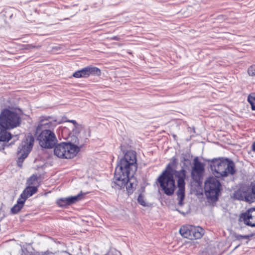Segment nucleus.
<instances>
[{
    "label": "nucleus",
    "mask_w": 255,
    "mask_h": 255,
    "mask_svg": "<svg viewBox=\"0 0 255 255\" xmlns=\"http://www.w3.org/2000/svg\"><path fill=\"white\" fill-rule=\"evenodd\" d=\"M136 170V153L128 150L117 163L112 187L121 189L126 186L128 193H132L136 185L134 177Z\"/></svg>",
    "instance_id": "1"
},
{
    "label": "nucleus",
    "mask_w": 255,
    "mask_h": 255,
    "mask_svg": "<svg viewBox=\"0 0 255 255\" xmlns=\"http://www.w3.org/2000/svg\"><path fill=\"white\" fill-rule=\"evenodd\" d=\"M61 122L53 117L43 116L40 117L39 124L36 128V133H39L37 140L39 145L44 148H51L57 142V139L53 131L51 130Z\"/></svg>",
    "instance_id": "2"
},
{
    "label": "nucleus",
    "mask_w": 255,
    "mask_h": 255,
    "mask_svg": "<svg viewBox=\"0 0 255 255\" xmlns=\"http://www.w3.org/2000/svg\"><path fill=\"white\" fill-rule=\"evenodd\" d=\"M20 124L19 116L9 110H3L0 114V141H8L11 138V134L6 131L13 128Z\"/></svg>",
    "instance_id": "3"
},
{
    "label": "nucleus",
    "mask_w": 255,
    "mask_h": 255,
    "mask_svg": "<svg viewBox=\"0 0 255 255\" xmlns=\"http://www.w3.org/2000/svg\"><path fill=\"white\" fill-rule=\"evenodd\" d=\"M177 160L173 157L170 163L167 165L166 169L162 172L158 178V181L164 193L168 195H173L175 189V183L173 179L172 167L175 166Z\"/></svg>",
    "instance_id": "4"
},
{
    "label": "nucleus",
    "mask_w": 255,
    "mask_h": 255,
    "mask_svg": "<svg viewBox=\"0 0 255 255\" xmlns=\"http://www.w3.org/2000/svg\"><path fill=\"white\" fill-rule=\"evenodd\" d=\"M210 167L217 177H227L229 174L234 175L236 172L234 162L228 158H214L211 161Z\"/></svg>",
    "instance_id": "5"
},
{
    "label": "nucleus",
    "mask_w": 255,
    "mask_h": 255,
    "mask_svg": "<svg viewBox=\"0 0 255 255\" xmlns=\"http://www.w3.org/2000/svg\"><path fill=\"white\" fill-rule=\"evenodd\" d=\"M79 151L78 146L70 142H61L55 145L54 154L60 158L70 159L74 157Z\"/></svg>",
    "instance_id": "6"
},
{
    "label": "nucleus",
    "mask_w": 255,
    "mask_h": 255,
    "mask_svg": "<svg viewBox=\"0 0 255 255\" xmlns=\"http://www.w3.org/2000/svg\"><path fill=\"white\" fill-rule=\"evenodd\" d=\"M204 190L207 198L216 202L220 194L221 184L217 178L210 177L205 182Z\"/></svg>",
    "instance_id": "7"
},
{
    "label": "nucleus",
    "mask_w": 255,
    "mask_h": 255,
    "mask_svg": "<svg viewBox=\"0 0 255 255\" xmlns=\"http://www.w3.org/2000/svg\"><path fill=\"white\" fill-rule=\"evenodd\" d=\"M173 177H175L177 181L178 190L176 194L178 199V204L182 206L183 204V201L185 198V186L186 171L184 169L180 170H174L172 172Z\"/></svg>",
    "instance_id": "8"
},
{
    "label": "nucleus",
    "mask_w": 255,
    "mask_h": 255,
    "mask_svg": "<svg viewBox=\"0 0 255 255\" xmlns=\"http://www.w3.org/2000/svg\"><path fill=\"white\" fill-rule=\"evenodd\" d=\"M34 138L32 135H28L25 140L23 141L19 145L17 149V154H20L17 160V165L21 167L24 159L30 153L34 143Z\"/></svg>",
    "instance_id": "9"
},
{
    "label": "nucleus",
    "mask_w": 255,
    "mask_h": 255,
    "mask_svg": "<svg viewBox=\"0 0 255 255\" xmlns=\"http://www.w3.org/2000/svg\"><path fill=\"white\" fill-rule=\"evenodd\" d=\"M179 232L183 237L190 240L200 239L204 234L203 228L192 225L182 226Z\"/></svg>",
    "instance_id": "10"
},
{
    "label": "nucleus",
    "mask_w": 255,
    "mask_h": 255,
    "mask_svg": "<svg viewBox=\"0 0 255 255\" xmlns=\"http://www.w3.org/2000/svg\"><path fill=\"white\" fill-rule=\"evenodd\" d=\"M101 74L99 68L95 66H87L75 72L73 76L76 78H87L89 76H100Z\"/></svg>",
    "instance_id": "11"
},
{
    "label": "nucleus",
    "mask_w": 255,
    "mask_h": 255,
    "mask_svg": "<svg viewBox=\"0 0 255 255\" xmlns=\"http://www.w3.org/2000/svg\"><path fill=\"white\" fill-rule=\"evenodd\" d=\"M204 171V164L198 161L197 158L194 159V166L191 173L192 179L195 181L199 180Z\"/></svg>",
    "instance_id": "12"
},
{
    "label": "nucleus",
    "mask_w": 255,
    "mask_h": 255,
    "mask_svg": "<svg viewBox=\"0 0 255 255\" xmlns=\"http://www.w3.org/2000/svg\"><path fill=\"white\" fill-rule=\"evenodd\" d=\"M244 223L248 226L255 227V208L248 209L242 214Z\"/></svg>",
    "instance_id": "13"
},
{
    "label": "nucleus",
    "mask_w": 255,
    "mask_h": 255,
    "mask_svg": "<svg viewBox=\"0 0 255 255\" xmlns=\"http://www.w3.org/2000/svg\"><path fill=\"white\" fill-rule=\"evenodd\" d=\"M37 191V188L36 186H28L22 192L20 195V197L25 201L29 197L31 196Z\"/></svg>",
    "instance_id": "14"
},
{
    "label": "nucleus",
    "mask_w": 255,
    "mask_h": 255,
    "mask_svg": "<svg viewBox=\"0 0 255 255\" xmlns=\"http://www.w3.org/2000/svg\"><path fill=\"white\" fill-rule=\"evenodd\" d=\"M245 201L248 202L252 203L255 200V185L252 186L251 189L246 191Z\"/></svg>",
    "instance_id": "15"
},
{
    "label": "nucleus",
    "mask_w": 255,
    "mask_h": 255,
    "mask_svg": "<svg viewBox=\"0 0 255 255\" xmlns=\"http://www.w3.org/2000/svg\"><path fill=\"white\" fill-rule=\"evenodd\" d=\"M24 200L20 197L17 201V203L15 204L11 208V212L12 214H15L17 213L23 207L25 203Z\"/></svg>",
    "instance_id": "16"
},
{
    "label": "nucleus",
    "mask_w": 255,
    "mask_h": 255,
    "mask_svg": "<svg viewBox=\"0 0 255 255\" xmlns=\"http://www.w3.org/2000/svg\"><path fill=\"white\" fill-rule=\"evenodd\" d=\"M83 195L82 194H79L76 196H70L67 197V200L69 205L76 203V202L82 199Z\"/></svg>",
    "instance_id": "17"
},
{
    "label": "nucleus",
    "mask_w": 255,
    "mask_h": 255,
    "mask_svg": "<svg viewBox=\"0 0 255 255\" xmlns=\"http://www.w3.org/2000/svg\"><path fill=\"white\" fill-rule=\"evenodd\" d=\"M246 191H242L241 190H238L235 192L234 194V197L239 200L245 201V198L244 196H245Z\"/></svg>",
    "instance_id": "18"
},
{
    "label": "nucleus",
    "mask_w": 255,
    "mask_h": 255,
    "mask_svg": "<svg viewBox=\"0 0 255 255\" xmlns=\"http://www.w3.org/2000/svg\"><path fill=\"white\" fill-rule=\"evenodd\" d=\"M248 101L251 105L252 110L255 111V93H252L248 96Z\"/></svg>",
    "instance_id": "19"
},
{
    "label": "nucleus",
    "mask_w": 255,
    "mask_h": 255,
    "mask_svg": "<svg viewBox=\"0 0 255 255\" xmlns=\"http://www.w3.org/2000/svg\"><path fill=\"white\" fill-rule=\"evenodd\" d=\"M67 198H61L57 200V203L60 207H64L67 205H69L68 202Z\"/></svg>",
    "instance_id": "20"
},
{
    "label": "nucleus",
    "mask_w": 255,
    "mask_h": 255,
    "mask_svg": "<svg viewBox=\"0 0 255 255\" xmlns=\"http://www.w3.org/2000/svg\"><path fill=\"white\" fill-rule=\"evenodd\" d=\"M137 201L139 204L143 206H147V204L144 200V197L141 194L139 195L137 198Z\"/></svg>",
    "instance_id": "21"
},
{
    "label": "nucleus",
    "mask_w": 255,
    "mask_h": 255,
    "mask_svg": "<svg viewBox=\"0 0 255 255\" xmlns=\"http://www.w3.org/2000/svg\"><path fill=\"white\" fill-rule=\"evenodd\" d=\"M248 74L251 76H255V65H252L248 68Z\"/></svg>",
    "instance_id": "22"
},
{
    "label": "nucleus",
    "mask_w": 255,
    "mask_h": 255,
    "mask_svg": "<svg viewBox=\"0 0 255 255\" xmlns=\"http://www.w3.org/2000/svg\"><path fill=\"white\" fill-rule=\"evenodd\" d=\"M37 180V177L34 175L31 176L27 181V184L31 185L34 184V182Z\"/></svg>",
    "instance_id": "23"
},
{
    "label": "nucleus",
    "mask_w": 255,
    "mask_h": 255,
    "mask_svg": "<svg viewBox=\"0 0 255 255\" xmlns=\"http://www.w3.org/2000/svg\"><path fill=\"white\" fill-rule=\"evenodd\" d=\"M249 237H250V236H247V235L243 236V235H238L236 236V239L239 241H241L243 239H248Z\"/></svg>",
    "instance_id": "24"
},
{
    "label": "nucleus",
    "mask_w": 255,
    "mask_h": 255,
    "mask_svg": "<svg viewBox=\"0 0 255 255\" xmlns=\"http://www.w3.org/2000/svg\"><path fill=\"white\" fill-rule=\"evenodd\" d=\"M68 122L72 123L75 127L77 125V123L75 120H68L67 121Z\"/></svg>",
    "instance_id": "25"
},
{
    "label": "nucleus",
    "mask_w": 255,
    "mask_h": 255,
    "mask_svg": "<svg viewBox=\"0 0 255 255\" xmlns=\"http://www.w3.org/2000/svg\"><path fill=\"white\" fill-rule=\"evenodd\" d=\"M35 46H33V45H27L26 46L25 49H29L35 48Z\"/></svg>",
    "instance_id": "26"
},
{
    "label": "nucleus",
    "mask_w": 255,
    "mask_h": 255,
    "mask_svg": "<svg viewBox=\"0 0 255 255\" xmlns=\"http://www.w3.org/2000/svg\"><path fill=\"white\" fill-rule=\"evenodd\" d=\"M252 147L253 150L255 151V141L252 144Z\"/></svg>",
    "instance_id": "27"
},
{
    "label": "nucleus",
    "mask_w": 255,
    "mask_h": 255,
    "mask_svg": "<svg viewBox=\"0 0 255 255\" xmlns=\"http://www.w3.org/2000/svg\"><path fill=\"white\" fill-rule=\"evenodd\" d=\"M112 39L115 40H119L120 38L118 36H114L112 38Z\"/></svg>",
    "instance_id": "28"
}]
</instances>
